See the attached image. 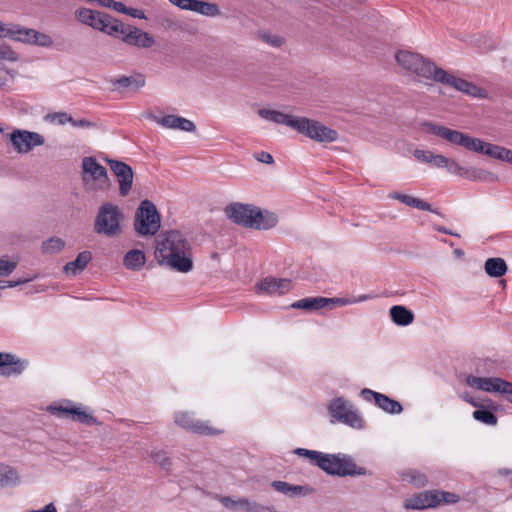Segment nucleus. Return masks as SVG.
Returning a JSON list of instances; mask_svg holds the SVG:
<instances>
[{
  "instance_id": "nucleus-60",
  "label": "nucleus",
  "mask_w": 512,
  "mask_h": 512,
  "mask_svg": "<svg viewBox=\"0 0 512 512\" xmlns=\"http://www.w3.org/2000/svg\"><path fill=\"white\" fill-rule=\"evenodd\" d=\"M96 2L104 8H111L113 0H96Z\"/></svg>"
},
{
  "instance_id": "nucleus-24",
  "label": "nucleus",
  "mask_w": 512,
  "mask_h": 512,
  "mask_svg": "<svg viewBox=\"0 0 512 512\" xmlns=\"http://www.w3.org/2000/svg\"><path fill=\"white\" fill-rule=\"evenodd\" d=\"M161 126L169 129H178L185 132H195L196 125L189 119L177 116L166 115L157 120Z\"/></svg>"
},
{
  "instance_id": "nucleus-10",
  "label": "nucleus",
  "mask_w": 512,
  "mask_h": 512,
  "mask_svg": "<svg viewBox=\"0 0 512 512\" xmlns=\"http://www.w3.org/2000/svg\"><path fill=\"white\" fill-rule=\"evenodd\" d=\"M75 19L83 25L111 36L117 18L96 10L81 7L74 12Z\"/></svg>"
},
{
  "instance_id": "nucleus-59",
  "label": "nucleus",
  "mask_w": 512,
  "mask_h": 512,
  "mask_svg": "<svg viewBox=\"0 0 512 512\" xmlns=\"http://www.w3.org/2000/svg\"><path fill=\"white\" fill-rule=\"evenodd\" d=\"M462 398H463L466 402H468L469 404H471V405H472V406H474V407H480V406H481V405H480L477 401H475V399H474L470 394H468V393H464V394L462 395Z\"/></svg>"
},
{
  "instance_id": "nucleus-11",
  "label": "nucleus",
  "mask_w": 512,
  "mask_h": 512,
  "mask_svg": "<svg viewBox=\"0 0 512 512\" xmlns=\"http://www.w3.org/2000/svg\"><path fill=\"white\" fill-rule=\"evenodd\" d=\"M160 228V216L155 205L144 200L140 203L135 216V230L138 234L154 235Z\"/></svg>"
},
{
  "instance_id": "nucleus-27",
  "label": "nucleus",
  "mask_w": 512,
  "mask_h": 512,
  "mask_svg": "<svg viewBox=\"0 0 512 512\" xmlns=\"http://www.w3.org/2000/svg\"><path fill=\"white\" fill-rule=\"evenodd\" d=\"M389 198L393 199V200H397L406 206H409V207H412V208H415L418 210L435 212L432 209V206L428 202L424 201L423 199H420V198H417V197H414V196H411L408 194H404L401 192H392L389 194Z\"/></svg>"
},
{
  "instance_id": "nucleus-50",
  "label": "nucleus",
  "mask_w": 512,
  "mask_h": 512,
  "mask_svg": "<svg viewBox=\"0 0 512 512\" xmlns=\"http://www.w3.org/2000/svg\"><path fill=\"white\" fill-rule=\"evenodd\" d=\"M487 377L467 376L465 382L468 386L483 391Z\"/></svg>"
},
{
  "instance_id": "nucleus-2",
  "label": "nucleus",
  "mask_w": 512,
  "mask_h": 512,
  "mask_svg": "<svg viewBox=\"0 0 512 512\" xmlns=\"http://www.w3.org/2000/svg\"><path fill=\"white\" fill-rule=\"evenodd\" d=\"M155 258L158 264L177 272L188 273L193 268L190 244L179 231H170L159 237Z\"/></svg>"
},
{
  "instance_id": "nucleus-8",
  "label": "nucleus",
  "mask_w": 512,
  "mask_h": 512,
  "mask_svg": "<svg viewBox=\"0 0 512 512\" xmlns=\"http://www.w3.org/2000/svg\"><path fill=\"white\" fill-rule=\"evenodd\" d=\"M315 464L331 475L354 476L365 474V470L363 468H359L353 460L346 455L325 454L319 452Z\"/></svg>"
},
{
  "instance_id": "nucleus-20",
  "label": "nucleus",
  "mask_w": 512,
  "mask_h": 512,
  "mask_svg": "<svg viewBox=\"0 0 512 512\" xmlns=\"http://www.w3.org/2000/svg\"><path fill=\"white\" fill-rule=\"evenodd\" d=\"M218 501L228 512L258 511V504L245 497L219 496Z\"/></svg>"
},
{
  "instance_id": "nucleus-23",
  "label": "nucleus",
  "mask_w": 512,
  "mask_h": 512,
  "mask_svg": "<svg viewBox=\"0 0 512 512\" xmlns=\"http://www.w3.org/2000/svg\"><path fill=\"white\" fill-rule=\"evenodd\" d=\"M258 114L261 118H263L267 121H270V122H273L276 124L286 125L287 127L291 128L293 130L295 129V126H296V123H297V120L299 117L298 115L286 114L281 111L265 109V108L259 109Z\"/></svg>"
},
{
  "instance_id": "nucleus-46",
  "label": "nucleus",
  "mask_w": 512,
  "mask_h": 512,
  "mask_svg": "<svg viewBox=\"0 0 512 512\" xmlns=\"http://www.w3.org/2000/svg\"><path fill=\"white\" fill-rule=\"evenodd\" d=\"M45 120L51 124L65 125L73 122V118L65 112H56L46 115Z\"/></svg>"
},
{
  "instance_id": "nucleus-36",
  "label": "nucleus",
  "mask_w": 512,
  "mask_h": 512,
  "mask_svg": "<svg viewBox=\"0 0 512 512\" xmlns=\"http://www.w3.org/2000/svg\"><path fill=\"white\" fill-rule=\"evenodd\" d=\"M484 268L485 272L493 278L502 277L508 270L505 260L498 257L487 259Z\"/></svg>"
},
{
  "instance_id": "nucleus-43",
  "label": "nucleus",
  "mask_w": 512,
  "mask_h": 512,
  "mask_svg": "<svg viewBox=\"0 0 512 512\" xmlns=\"http://www.w3.org/2000/svg\"><path fill=\"white\" fill-rule=\"evenodd\" d=\"M20 58V54L10 45L0 42V60L6 62H18Z\"/></svg>"
},
{
  "instance_id": "nucleus-55",
  "label": "nucleus",
  "mask_w": 512,
  "mask_h": 512,
  "mask_svg": "<svg viewBox=\"0 0 512 512\" xmlns=\"http://www.w3.org/2000/svg\"><path fill=\"white\" fill-rule=\"evenodd\" d=\"M256 159L260 162L266 163V164H272L273 163V157L271 154L267 152H260L256 155Z\"/></svg>"
},
{
  "instance_id": "nucleus-29",
  "label": "nucleus",
  "mask_w": 512,
  "mask_h": 512,
  "mask_svg": "<svg viewBox=\"0 0 512 512\" xmlns=\"http://www.w3.org/2000/svg\"><path fill=\"white\" fill-rule=\"evenodd\" d=\"M91 260V253L89 251H83L78 254L74 261L68 262L64 266L63 271L67 276H76L86 268Z\"/></svg>"
},
{
  "instance_id": "nucleus-49",
  "label": "nucleus",
  "mask_w": 512,
  "mask_h": 512,
  "mask_svg": "<svg viewBox=\"0 0 512 512\" xmlns=\"http://www.w3.org/2000/svg\"><path fill=\"white\" fill-rule=\"evenodd\" d=\"M17 267V262L8 259L0 260V277L9 276Z\"/></svg>"
},
{
  "instance_id": "nucleus-15",
  "label": "nucleus",
  "mask_w": 512,
  "mask_h": 512,
  "mask_svg": "<svg viewBox=\"0 0 512 512\" xmlns=\"http://www.w3.org/2000/svg\"><path fill=\"white\" fill-rule=\"evenodd\" d=\"M50 411L54 413H58L61 415H64L65 417L73 420L78 421L82 424L86 425H97L99 422L95 417H93L89 412L88 409L82 405H76L71 402L62 403L59 405L51 406Z\"/></svg>"
},
{
  "instance_id": "nucleus-37",
  "label": "nucleus",
  "mask_w": 512,
  "mask_h": 512,
  "mask_svg": "<svg viewBox=\"0 0 512 512\" xmlns=\"http://www.w3.org/2000/svg\"><path fill=\"white\" fill-rule=\"evenodd\" d=\"M293 308L305 310H320L327 307L325 297L305 298L292 304Z\"/></svg>"
},
{
  "instance_id": "nucleus-41",
  "label": "nucleus",
  "mask_w": 512,
  "mask_h": 512,
  "mask_svg": "<svg viewBox=\"0 0 512 512\" xmlns=\"http://www.w3.org/2000/svg\"><path fill=\"white\" fill-rule=\"evenodd\" d=\"M110 9H113L118 13H122V14H125L128 16H131L133 18L143 19V20L146 19V15H145L144 11H142L140 9H136V8H128L122 2H119V1L113 0V3L111 5Z\"/></svg>"
},
{
  "instance_id": "nucleus-13",
  "label": "nucleus",
  "mask_w": 512,
  "mask_h": 512,
  "mask_svg": "<svg viewBox=\"0 0 512 512\" xmlns=\"http://www.w3.org/2000/svg\"><path fill=\"white\" fill-rule=\"evenodd\" d=\"M8 137L14 150L19 154H28L45 143L42 134L22 129L13 130Z\"/></svg>"
},
{
  "instance_id": "nucleus-25",
  "label": "nucleus",
  "mask_w": 512,
  "mask_h": 512,
  "mask_svg": "<svg viewBox=\"0 0 512 512\" xmlns=\"http://www.w3.org/2000/svg\"><path fill=\"white\" fill-rule=\"evenodd\" d=\"M457 176L463 177L471 181L496 182L497 175L493 172L481 168H466L460 165Z\"/></svg>"
},
{
  "instance_id": "nucleus-40",
  "label": "nucleus",
  "mask_w": 512,
  "mask_h": 512,
  "mask_svg": "<svg viewBox=\"0 0 512 512\" xmlns=\"http://www.w3.org/2000/svg\"><path fill=\"white\" fill-rule=\"evenodd\" d=\"M65 247V241L59 237H51L42 243V251L53 255L61 252Z\"/></svg>"
},
{
  "instance_id": "nucleus-1",
  "label": "nucleus",
  "mask_w": 512,
  "mask_h": 512,
  "mask_svg": "<svg viewBox=\"0 0 512 512\" xmlns=\"http://www.w3.org/2000/svg\"><path fill=\"white\" fill-rule=\"evenodd\" d=\"M420 131L426 135H434L452 145L464 147L475 153L512 165V149L471 137L459 130H454L433 121L420 123Z\"/></svg>"
},
{
  "instance_id": "nucleus-30",
  "label": "nucleus",
  "mask_w": 512,
  "mask_h": 512,
  "mask_svg": "<svg viewBox=\"0 0 512 512\" xmlns=\"http://www.w3.org/2000/svg\"><path fill=\"white\" fill-rule=\"evenodd\" d=\"M484 392L500 393L512 398V383L498 377H487Z\"/></svg>"
},
{
  "instance_id": "nucleus-35",
  "label": "nucleus",
  "mask_w": 512,
  "mask_h": 512,
  "mask_svg": "<svg viewBox=\"0 0 512 512\" xmlns=\"http://www.w3.org/2000/svg\"><path fill=\"white\" fill-rule=\"evenodd\" d=\"M390 316L392 321L400 326L410 325L414 320V314L406 307L395 305L390 309Z\"/></svg>"
},
{
  "instance_id": "nucleus-4",
  "label": "nucleus",
  "mask_w": 512,
  "mask_h": 512,
  "mask_svg": "<svg viewBox=\"0 0 512 512\" xmlns=\"http://www.w3.org/2000/svg\"><path fill=\"white\" fill-rule=\"evenodd\" d=\"M225 214L234 223L257 230L271 229L278 223L275 213L250 204L232 203L225 208Z\"/></svg>"
},
{
  "instance_id": "nucleus-45",
  "label": "nucleus",
  "mask_w": 512,
  "mask_h": 512,
  "mask_svg": "<svg viewBox=\"0 0 512 512\" xmlns=\"http://www.w3.org/2000/svg\"><path fill=\"white\" fill-rule=\"evenodd\" d=\"M473 418L486 425H496L497 417L490 411L484 409H478L473 412Z\"/></svg>"
},
{
  "instance_id": "nucleus-42",
  "label": "nucleus",
  "mask_w": 512,
  "mask_h": 512,
  "mask_svg": "<svg viewBox=\"0 0 512 512\" xmlns=\"http://www.w3.org/2000/svg\"><path fill=\"white\" fill-rule=\"evenodd\" d=\"M433 495H435L436 507L441 504H455L460 501V496L458 494L443 491V490H433Z\"/></svg>"
},
{
  "instance_id": "nucleus-14",
  "label": "nucleus",
  "mask_w": 512,
  "mask_h": 512,
  "mask_svg": "<svg viewBox=\"0 0 512 512\" xmlns=\"http://www.w3.org/2000/svg\"><path fill=\"white\" fill-rule=\"evenodd\" d=\"M413 156L422 163L430 164L436 168H445L449 173L457 175L460 170V164L452 158L442 154H436L430 150L415 149Z\"/></svg>"
},
{
  "instance_id": "nucleus-9",
  "label": "nucleus",
  "mask_w": 512,
  "mask_h": 512,
  "mask_svg": "<svg viewBox=\"0 0 512 512\" xmlns=\"http://www.w3.org/2000/svg\"><path fill=\"white\" fill-rule=\"evenodd\" d=\"M294 131L317 143L328 144L338 141L339 133L318 120L299 116Z\"/></svg>"
},
{
  "instance_id": "nucleus-52",
  "label": "nucleus",
  "mask_w": 512,
  "mask_h": 512,
  "mask_svg": "<svg viewBox=\"0 0 512 512\" xmlns=\"http://www.w3.org/2000/svg\"><path fill=\"white\" fill-rule=\"evenodd\" d=\"M118 83L122 87H129L132 84H136L137 87H143L145 84V81L143 79L137 81L135 79L129 78V77H122L118 80Z\"/></svg>"
},
{
  "instance_id": "nucleus-19",
  "label": "nucleus",
  "mask_w": 512,
  "mask_h": 512,
  "mask_svg": "<svg viewBox=\"0 0 512 512\" xmlns=\"http://www.w3.org/2000/svg\"><path fill=\"white\" fill-rule=\"evenodd\" d=\"M108 163L111 171L117 177L120 196H127L133 185L134 173L132 168L126 163L118 160H108Z\"/></svg>"
},
{
  "instance_id": "nucleus-6",
  "label": "nucleus",
  "mask_w": 512,
  "mask_h": 512,
  "mask_svg": "<svg viewBox=\"0 0 512 512\" xmlns=\"http://www.w3.org/2000/svg\"><path fill=\"white\" fill-rule=\"evenodd\" d=\"M80 175L83 189L88 193L106 192L111 188L106 168L95 157L82 159Z\"/></svg>"
},
{
  "instance_id": "nucleus-62",
  "label": "nucleus",
  "mask_w": 512,
  "mask_h": 512,
  "mask_svg": "<svg viewBox=\"0 0 512 512\" xmlns=\"http://www.w3.org/2000/svg\"><path fill=\"white\" fill-rule=\"evenodd\" d=\"M437 230H438L439 232H442V233L455 235L453 232L448 231L447 229H445V228H443V227H438V228H437Z\"/></svg>"
},
{
  "instance_id": "nucleus-48",
  "label": "nucleus",
  "mask_w": 512,
  "mask_h": 512,
  "mask_svg": "<svg viewBox=\"0 0 512 512\" xmlns=\"http://www.w3.org/2000/svg\"><path fill=\"white\" fill-rule=\"evenodd\" d=\"M153 461L163 469H167L171 465V461L166 452L162 450H155L151 453Z\"/></svg>"
},
{
  "instance_id": "nucleus-28",
  "label": "nucleus",
  "mask_w": 512,
  "mask_h": 512,
  "mask_svg": "<svg viewBox=\"0 0 512 512\" xmlns=\"http://www.w3.org/2000/svg\"><path fill=\"white\" fill-rule=\"evenodd\" d=\"M33 28L25 27L19 24L7 23L5 38L29 45Z\"/></svg>"
},
{
  "instance_id": "nucleus-53",
  "label": "nucleus",
  "mask_w": 512,
  "mask_h": 512,
  "mask_svg": "<svg viewBox=\"0 0 512 512\" xmlns=\"http://www.w3.org/2000/svg\"><path fill=\"white\" fill-rule=\"evenodd\" d=\"M160 25L165 30H175V29H177L179 27L178 22H176L175 20L171 19L170 17H163V18H161Z\"/></svg>"
},
{
  "instance_id": "nucleus-22",
  "label": "nucleus",
  "mask_w": 512,
  "mask_h": 512,
  "mask_svg": "<svg viewBox=\"0 0 512 512\" xmlns=\"http://www.w3.org/2000/svg\"><path fill=\"white\" fill-rule=\"evenodd\" d=\"M25 366L26 363L15 355L0 352V375L6 377L19 375L25 369Z\"/></svg>"
},
{
  "instance_id": "nucleus-51",
  "label": "nucleus",
  "mask_w": 512,
  "mask_h": 512,
  "mask_svg": "<svg viewBox=\"0 0 512 512\" xmlns=\"http://www.w3.org/2000/svg\"><path fill=\"white\" fill-rule=\"evenodd\" d=\"M14 77L15 72L13 70H9L4 65L0 64V88L4 87Z\"/></svg>"
},
{
  "instance_id": "nucleus-56",
  "label": "nucleus",
  "mask_w": 512,
  "mask_h": 512,
  "mask_svg": "<svg viewBox=\"0 0 512 512\" xmlns=\"http://www.w3.org/2000/svg\"><path fill=\"white\" fill-rule=\"evenodd\" d=\"M26 282H27V280L7 281V282H4L3 284H0V289L16 287V286L26 283Z\"/></svg>"
},
{
  "instance_id": "nucleus-63",
  "label": "nucleus",
  "mask_w": 512,
  "mask_h": 512,
  "mask_svg": "<svg viewBox=\"0 0 512 512\" xmlns=\"http://www.w3.org/2000/svg\"><path fill=\"white\" fill-rule=\"evenodd\" d=\"M455 254L457 256H462L463 255V252L461 250H455Z\"/></svg>"
},
{
  "instance_id": "nucleus-7",
  "label": "nucleus",
  "mask_w": 512,
  "mask_h": 512,
  "mask_svg": "<svg viewBox=\"0 0 512 512\" xmlns=\"http://www.w3.org/2000/svg\"><path fill=\"white\" fill-rule=\"evenodd\" d=\"M111 37L118 38L124 44L138 49H151L156 45V40L152 34L119 19L114 25Z\"/></svg>"
},
{
  "instance_id": "nucleus-57",
  "label": "nucleus",
  "mask_w": 512,
  "mask_h": 512,
  "mask_svg": "<svg viewBox=\"0 0 512 512\" xmlns=\"http://www.w3.org/2000/svg\"><path fill=\"white\" fill-rule=\"evenodd\" d=\"M27 512H57V509L53 503H49L41 509L29 510Z\"/></svg>"
},
{
  "instance_id": "nucleus-33",
  "label": "nucleus",
  "mask_w": 512,
  "mask_h": 512,
  "mask_svg": "<svg viewBox=\"0 0 512 512\" xmlns=\"http://www.w3.org/2000/svg\"><path fill=\"white\" fill-rule=\"evenodd\" d=\"M257 39L275 49H281L286 44V38L283 35L268 29L259 30L257 32Z\"/></svg>"
},
{
  "instance_id": "nucleus-16",
  "label": "nucleus",
  "mask_w": 512,
  "mask_h": 512,
  "mask_svg": "<svg viewBox=\"0 0 512 512\" xmlns=\"http://www.w3.org/2000/svg\"><path fill=\"white\" fill-rule=\"evenodd\" d=\"M175 422L184 429L199 435H217L222 433L221 429L211 426L208 422L195 419L190 413H179Z\"/></svg>"
},
{
  "instance_id": "nucleus-58",
  "label": "nucleus",
  "mask_w": 512,
  "mask_h": 512,
  "mask_svg": "<svg viewBox=\"0 0 512 512\" xmlns=\"http://www.w3.org/2000/svg\"><path fill=\"white\" fill-rule=\"evenodd\" d=\"M71 124L74 126H78V127H92L93 126V123H91L85 119H81V120L73 119V122H71Z\"/></svg>"
},
{
  "instance_id": "nucleus-39",
  "label": "nucleus",
  "mask_w": 512,
  "mask_h": 512,
  "mask_svg": "<svg viewBox=\"0 0 512 512\" xmlns=\"http://www.w3.org/2000/svg\"><path fill=\"white\" fill-rule=\"evenodd\" d=\"M272 486L275 488V490L287 496L300 495L302 494L303 490H307L303 486L291 485L284 481H274Z\"/></svg>"
},
{
  "instance_id": "nucleus-18",
  "label": "nucleus",
  "mask_w": 512,
  "mask_h": 512,
  "mask_svg": "<svg viewBox=\"0 0 512 512\" xmlns=\"http://www.w3.org/2000/svg\"><path fill=\"white\" fill-rule=\"evenodd\" d=\"M172 5L181 10L191 11L206 17H216L221 10L216 3L203 0H168Z\"/></svg>"
},
{
  "instance_id": "nucleus-12",
  "label": "nucleus",
  "mask_w": 512,
  "mask_h": 512,
  "mask_svg": "<svg viewBox=\"0 0 512 512\" xmlns=\"http://www.w3.org/2000/svg\"><path fill=\"white\" fill-rule=\"evenodd\" d=\"M436 82L450 86L455 90L462 92L473 98H488V92L484 88H481L476 84L469 82L463 78H459L443 69H441Z\"/></svg>"
},
{
  "instance_id": "nucleus-44",
  "label": "nucleus",
  "mask_w": 512,
  "mask_h": 512,
  "mask_svg": "<svg viewBox=\"0 0 512 512\" xmlns=\"http://www.w3.org/2000/svg\"><path fill=\"white\" fill-rule=\"evenodd\" d=\"M403 480L412 483L418 487L425 486L427 484V478L424 474L416 470H408L403 473Z\"/></svg>"
},
{
  "instance_id": "nucleus-38",
  "label": "nucleus",
  "mask_w": 512,
  "mask_h": 512,
  "mask_svg": "<svg viewBox=\"0 0 512 512\" xmlns=\"http://www.w3.org/2000/svg\"><path fill=\"white\" fill-rule=\"evenodd\" d=\"M29 45L38 46L42 48H51L54 46V39L48 33L32 29Z\"/></svg>"
},
{
  "instance_id": "nucleus-26",
  "label": "nucleus",
  "mask_w": 512,
  "mask_h": 512,
  "mask_svg": "<svg viewBox=\"0 0 512 512\" xmlns=\"http://www.w3.org/2000/svg\"><path fill=\"white\" fill-rule=\"evenodd\" d=\"M291 282L287 279L266 278L262 280L258 289L267 294H283L290 290Z\"/></svg>"
},
{
  "instance_id": "nucleus-54",
  "label": "nucleus",
  "mask_w": 512,
  "mask_h": 512,
  "mask_svg": "<svg viewBox=\"0 0 512 512\" xmlns=\"http://www.w3.org/2000/svg\"><path fill=\"white\" fill-rule=\"evenodd\" d=\"M295 452H296V454H298L300 456H305V457L309 458L313 463H315L317 456L319 454L318 451H312V450H307V449H303V448H298Z\"/></svg>"
},
{
  "instance_id": "nucleus-17",
  "label": "nucleus",
  "mask_w": 512,
  "mask_h": 512,
  "mask_svg": "<svg viewBox=\"0 0 512 512\" xmlns=\"http://www.w3.org/2000/svg\"><path fill=\"white\" fill-rule=\"evenodd\" d=\"M329 412L333 418L340 422L348 424L352 427L361 426V418L342 398H336L331 402L329 406Z\"/></svg>"
},
{
  "instance_id": "nucleus-3",
  "label": "nucleus",
  "mask_w": 512,
  "mask_h": 512,
  "mask_svg": "<svg viewBox=\"0 0 512 512\" xmlns=\"http://www.w3.org/2000/svg\"><path fill=\"white\" fill-rule=\"evenodd\" d=\"M394 59L401 71L418 82H436L442 69L429 58L408 49L397 50Z\"/></svg>"
},
{
  "instance_id": "nucleus-31",
  "label": "nucleus",
  "mask_w": 512,
  "mask_h": 512,
  "mask_svg": "<svg viewBox=\"0 0 512 512\" xmlns=\"http://www.w3.org/2000/svg\"><path fill=\"white\" fill-rule=\"evenodd\" d=\"M363 394H369L374 397L376 404L382 408L384 411L392 413V414H398L402 411V406L399 402L388 398L387 396L373 392L371 390H363Z\"/></svg>"
},
{
  "instance_id": "nucleus-47",
  "label": "nucleus",
  "mask_w": 512,
  "mask_h": 512,
  "mask_svg": "<svg viewBox=\"0 0 512 512\" xmlns=\"http://www.w3.org/2000/svg\"><path fill=\"white\" fill-rule=\"evenodd\" d=\"M368 297L366 295H362L357 299H348V298H326L327 307H335V306H345L349 304H353L360 301H365Z\"/></svg>"
},
{
  "instance_id": "nucleus-34",
  "label": "nucleus",
  "mask_w": 512,
  "mask_h": 512,
  "mask_svg": "<svg viewBox=\"0 0 512 512\" xmlns=\"http://www.w3.org/2000/svg\"><path fill=\"white\" fill-rule=\"evenodd\" d=\"M20 483L19 472L13 467L0 463V487H15Z\"/></svg>"
},
{
  "instance_id": "nucleus-61",
  "label": "nucleus",
  "mask_w": 512,
  "mask_h": 512,
  "mask_svg": "<svg viewBox=\"0 0 512 512\" xmlns=\"http://www.w3.org/2000/svg\"><path fill=\"white\" fill-rule=\"evenodd\" d=\"M6 25L7 23L0 20V38H5Z\"/></svg>"
},
{
  "instance_id": "nucleus-64",
  "label": "nucleus",
  "mask_w": 512,
  "mask_h": 512,
  "mask_svg": "<svg viewBox=\"0 0 512 512\" xmlns=\"http://www.w3.org/2000/svg\"><path fill=\"white\" fill-rule=\"evenodd\" d=\"M509 400L512 402V398H509Z\"/></svg>"
},
{
  "instance_id": "nucleus-32",
  "label": "nucleus",
  "mask_w": 512,
  "mask_h": 512,
  "mask_svg": "<svg viewBox=\"0 0 512 512\" xmlns=\"http://www.w3.org/2000/svg\"><path fill=\"white\" fill-rule=\"evenodd\" d=\"M146 263V256L139 249L128 251L123 257L124 266L131 271H140Z\"/></svg>"
},
{
  "instance_id": "nucleus-5",
  "label": "nucleus",
  "mask_w": 512,
  "mask_h": 512,
  "mask_svg": "<svg viewBox=\"0 0 512 512\" xmlns=\"http://www.w3.org/2000/svg\"><path fill=\"white\" fill-rule=\"evenodd\" d=\"M124 213L112 202H103L97 211L93 229L99 235L118 237L123 232Z\"/></svg>"
},
{
  "instance_id": "nucleus-21",
  "label": "nucleus",
  "mask_w": 512,
  "mask_h": 512,
  "mask_svg": "<svg viewBox=\"0 0 512 512\" xmlns=\"http://www.w3.org/2000/svg\"><path fill=\"white\" fill-rule=\"evenodd\" d=\"M435 495L433 490H426L410 497H407L403 502V507L406 510H423L436 507Z\"/></svg>"
}]
</instances>
